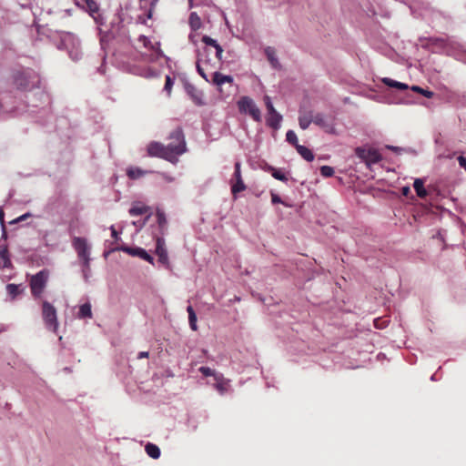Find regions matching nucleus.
<instances>
[{
  "label": "nucleus",
  "mask_w": 466,
  "mask_h": 466,
  "mask_svg": "<svg viewBox=\"0 0 466 466\" xmlns=\"http://www.w3.org/2000/svg\"><path fill=\"white\" fill-rule=\"evenodd\" d=\"M168 144L153 141L147 146V154L166 159L171 163L177 161V157L187 151L185 136L181 127H177L168 137Z\"/></svg>",
  "instance_id": "f257e3e1"
},
{
  "label": "nucleus",
  "mask_w": 466,
  "mask_h": 466,
  "mask_svg": "<svg viewBox=\"0 0 466 466\" xmlns=\"http://www.w3.org/2000/svg\"><path fill=\"white\" fill-rule=\"evenodd\" d=\"M11 79L12 85L16 90L21 92H28L35 88H39L41 85L39 74L29 67L13 70Z\"/></svg>",
  "instance_id": "f03ea898"
},
{
  "label": "nucleus",
  "mask_w": 466,
  "mask_h": 466,
  "mask_svg": "<svg viewBox=\"0 0 466 466\" xmlns=\"http://www.w3.org/2000/svg\"><path fill=\"white\" fill-rule=\"evenodd\" d=\"M49 272L46 269L40 270L31 276L29 286L32 296L35 299L41 298L48 281Z\"/></svg>",
  "instance_id": "7ed1b4c3"
},
{
  "label": "nucleus",
  "mask_w": 466,
  "mask_h": 466,
  "mask_svg": "<svg viewBox=\"0 0 466 466\" xmlns=\"http://www.w3.org/2000/svg\"><path fill=\"white\" fill-rule=\"evenodd\" d=\"M73 247L76 249L78 258L82 260L84 266V273L86 276V271L90 268V247L84 238L75 237L72 241Z\"/></svg>",
  "instance_id": "20e7f679"
},
{
  "label": "nucleus",
  "mask_w": 466,
  "mask_h": 466,
  "mask_svg": "<svg viewBox=\"0 0 466 466\" xmlns=\"http://www.w3.org/2000/svg\"><path fill=\"white\" fill-rule=\"evenodd\" d=\"M42 318L46 329L56 333L58 329L56 309L46 300L42 302Z\"/></svg>",
  "instance_id": "39448f33"
},
{
  "label": "nucleus",
  "mask_w": 466,
  "mask_h": 466,
  "mask_svg": "<svg viewBox=\"0 0 466 466\" xmlns=\"http://www.w3.org/2000/svg\"><path fill=\"white\" fill-rule=\"evenodd\" d=\"M238 106L240 113L249 115L257 122L261 120L260 110L249 96H242L238 102Z\"/></svg>",
  "instance_id": "423d86ee"
},
{
  "label": "nucleus",
  "mask_w": 466,
  "mask_h": 466,
  "mask_svg": "<svg viewBox=\"0 0 466 466\" xmlns=\"http://www.w3.org/2000/svg\"><path fill=\"white\" fill-rule=\"evenodd\" d=\"M355 154L359 158L364 161L367 166L379 163L382 159L380 153L371 147H357Z\"/></svg>",
  "instance_id": "0eeeda50"
},
{
  "label": "nucleus",
  "mask_w": 466,
  "mask_h": 466,
  "mask_svg": "<svg viewBox=\"0 0 466 466\" xmlns=\"http://www.w3.org/2000/svg\"><path fill=\"white\" fill-rule=\"evenodd\" d=\"M313 123L327 133H335V118L331 116H325L321 113H318L314 116Z\"/></svg>",
  "instance_id": "6e6552de"
},
{
  "label": "nucleus",
  "mask_w": 466,
  "mask_h": 466,
  "mask_svg": "<svg viewBox=\"0 0 466 466\" xmlns=\"http://www.w3.org/2000/svg\"><path fill=\"white\" fill-rule=\"evenodd\" d=\"M156 254L158 257V262L168 268L169 261L166 248V242L165 239L161 237H157L156 239Z\"/></svg>",
  "instance_id": "1a4fd4ad"
},
{
  "label": "nucleus",
  "mask_w": 466,
  "mask_h": 466,
  "mask_svg": "<svg viewBox=\"0 0 466 466\" xmlns=\"http://www.w3.org/2000/svg\"><path fill=\"white\" fill-rule=\"evenodd\" d=\"M233 176L234 178L236 179V182L232 183L231 185V192L234 198H236L238 193L244 191L246 189V185L244 184L241 177L239 162L235 163V172Z\"/></svg>",
  "instance_id": "9d476101"
},
{
  "label": "nucleus",
  "mask_w": 466,
  "mask_h": 466,
  "mask_svg": "<svg viewBox=\"0 0 466 466\" xmlns=\"http://www.w3.org/2000/svg\"><path fill=\"white\" fill-rule=\"evenodd\" d=\"M137 41L139 43L142 44V46L150 50L152 52L151 54V60H155V59H157L160 55H161V50H160V45L159 43H155L153 44L147 36L145 35H140L137 39Z\"/></svg>",
  "instance_id": "9b49d317"
},
{
  "label": "nucleus",
  "mask_w": 466,
  "mask_h": 466,
  "mask_svg": "<svg viewBox=\"0 0 466 466\" xmlns=\"http://www.w3.org/2000/svg\"><path fill=\"white\" fill-rule=\"evenodd\" d=\"M119 249L131 256L139 257L140 258L153 264L154 258L145 249L141 248H130L124 246L121 247Z\"/></svg>",
  "instance_id": "f8f14e48"
},
{
  "label": "nucleus",
  "mask_w": 466,
  "mask_h": 466,
  "mask_svg": "<svg viewBox=\"0 0 466 466\" xmlns=\"http://www.w3.org/2000/svg\"><path fill=\"white\" fill-rule=\"evenodd\" d=\"M314 114L312 110H307L301 107L299 112V124L302 129L309 127V124L313 122Z\"/></svg>",
  "instance_id": "ddd939ff"
},
{
  "label": "nucleus",
  "mask_w": 466,
  "mask_h": 466,
  "mask_svg": "<svg viewBox=\"0 0 466 466\" xmlns=\"http://www.w3.org/2000/svg\"><path fill=\"white\" fill-rule=\"evenodd\" d=\"M293 147H296L298 153L301 156L302 158H304L308 162H311L314 159V154L313 152L306 147L305 146L299 145L298 144V137L293 133Z\"/></svg>",
  "instance_id": "4468645a"
},
{
  "label": "nucleus",
  "mask_w": 466,
  "mask_h": 466,
  "mask_svg": "<svg viewBox=\"0 0 466 466\" xmlns=\"http://www.w3.org/2000/svg\"><path fill=\"white\" fill-rule=\"evenodd\" d=\"M75 3L76 5L86 9L91 16H94L99 11V6L95 0H75Z\"/></svg>",
  "instance_id": "2eb2a0df"
},
{
  "label": "nucleus",
  "mask_w": 466,
  "mask_h": 466,
  "mask_svg": "<svg viewBox=\"0 0 466 466\" xmlns=\"http://www.w3.org/2000/svg\"><path fill=\"white\" fill-rule=\"evenodd\" d=\"M148 173H150V171L143 170L137 167H129L127 168V176L133 180L138 179Z\"/></svg>",
  "instance_id": "dca6fc26"
},
{
  "label": "nucleus",
  "mask_w": 466,
  "mask_h": 466,
  "mask_svg": "<svg viewBox=\"0 0 466 466\" xmlns=\"http://www.w3.org/2000/svg\"><path fill=\"white\" fill-rule=\"evenodd\" d=\"M212 81H213L214 85H216L217 86L220 87L225 83L231 84L233 82V78L230 76H225V75H222L219 72H215L213 74Z\"/></svg>",
  "instance_id": "f3484780"
},
{
  "label": "nucleus",
  "mask_w": 466,
  "mask_h": 466,
  "mask_svg": "<svg viewBox=\"0 0 466 466\" xmlns=\"http://www.w3.org/2000/svg\"><path fill=\"white\" fill-rule=\"evenodd\" d=\"M265 55L268 58V62L272 66V67H274L276 69L280 67V65H279L277 56H276V50L273 47L268 46L265 49Z\"/></svg>",
  "instance_id": "a211bd4d"
},
{
  "label": "nucleus",
  "mask_w": 466,
  "mask_h": 466,
  "mask_svg": "<svg viewBox=\"0 0 466 466\" xmlns=\"http://www.w3.org/2000/svg\"><path fill=\"white\" fill-rule=\"evenodd\" d=\"M281 119V116L276 111L267 116V124L268 127L278 129L280 126Z\"/></svg>",
  "instance_id": "6ab92c4d"
},
{
  "label": "nucleus",
  "mask_w": 466,
  "mask_h": 466,
  "mask_svg": "<svg viewBox=\"0 0 466 466\" xmlns=\"http://www.w3.org/2000/svg\"><path fill=\"white\" fill-rule=\"evenodd\" d=\"M149 211V207L142 204V203H135L129 209V214L131 216H140L147 213Z\"/></svg>",
  "instance_id": "aec40b11"
},
{
  "label": "nucleus",
  "mask_w": 466,
  "mask_h": 466,
  "mask_svg": "<svg viewBox=\"0 0 466 466\" xmlns=\"http://www.w3.org/2000/svg\"><path fill=\"white\" fill-rule=\"evenodd\" d=\"M188 24L192 31H197L201 27L202 21L196 12H192L189 15Z\"/></svg>",
  "instance_id": "412c9836"
},
{
  "label": "nucleus",
  "mask_w": 466,
  "mask_h": 466,
  "mask_svg": "<svg viewBox=\"0 0 466 466\" xmlns=\"http://www.w3.org/2000/svg\"><path fill=\"white\" fill-rule=\"evenodd\" d=\"M413 187L418 197L424 198L428 192L424 187V181L421 178H416L413 183Z\"/></svg>",
  "instance_id": "4be33fe9"
},
{
  "label": "nucleus",
  "mask_w": 466,
  "mask_h": 466,
  "mask_svg": "<svg viewBox=\"0 0 466 466\" xmlns=\"http://www.w3.org/2000/svg\"><path fill=\"white\" fill-rule=\"evenodd\" d=\"M382 82L387 86H390V87L397 88V89H400V90H406V89H408V86L406 84L401 83V82H398V81L393 80V79L389 78V77L382 78Z\"/></svg>",
  "instance_id": "5701e85b"
},
{
  "label": "nucleus",
  "mask_w": 466,
  "mask_h": 466,
  "mask_svg": "<svg viewBox=\"0 0 466 466\" xmlns=\"http://www.w3.org/2000/svg\"><path fill=\"white\" fill-rule=\"evenodd\" d=\"M79 319H91L92 318V310H91V304L90 303H85L80 306L79 311L77 314Z\"/></svg>",
  "instance_id": "b1692460"
},
{
  "label": "nucleus",
  "mask_w": 466,
  "mask_h": 466,
  "mask_svg": "<svg viewBox=\"0 0 466 466\" xmlns=\"http://www.w3.org/2000/svg\"><path fill=\"white\" fill-rule=\"evenodd\" d=\"M145 451L147 454L153 459H158L160 457V449L156 444L147 443L145 447Z\"/></svg>",
  "instance_id": "393cba45"
},
{
  "label": "nucleus",
  "mask_w": 466,
  "mask_h": 466,
  "mask_svg": "<svg viewBox=\"0 0 466 466\" xmlns=\"http://www.w3.org/2000/svg\"><path fill=\"white\" fill-rule=\"evenodd\" d=\"M0 258L3 260V267H11V260L9 258L8 248L6 245H0Z\"/></svg>",
  "instance_id": "a878e982"
},
{
  "label": "nucleus",
  "mask_w": 466,
  "mask_h": 466,
  "mask_svg": "<svg viewBox=\"0 0 466 466\" xmlns=\"http://www.w3.org/2000/svg\"><path fill=\"white\" fill-rule=\"evenodd\" d=\"M199 372L202 373L205 377L213 376L215 380H222V374L216 372L214 370L208 368V367H200Z\"/></svg>",
  "instance_id": "bb28decb"
},
{
  "label": "nucleus",
  "mask_w": 466,
  "mask_h": 466,
  "mask_svg": "<svg viewBox=\"0 0 466 466\" xmlns=\"http://www.w3.org/2000/svg\"><path fill=\"white\" fill-rule=\"evenodd\" d=\"M187 311L188 313V322H189V326L190 328L193 329V330H197L198 329V326H197V315L192 308V306H188L187 308Z\"/></svg>",
  "instance_id": "cd10ccee"
},
{
  "label": "nucleus",
  "mask_w": 466,
  "mask_h": 466,
  "mask_svg": "<svg viewBox=\"0 0 466 466\" xmlns=\"http://www.w3.org/2000/svg\"><path fill=\"white\" fill-rule=\"evenodd\" d=\"M6 291L12 297V299H15L22 292V289H20L19 285L12 283L6 286Z\"/></svg>",
  "instance_id": "c85d7f7f"
},
{
  "label": "nucleus",
  "mask_w": 466,
  "mask_h": 466,
  "mask_svg": "<svg viewBox=\"0 0 466 466\" xmlns=\"http://www.w3.org/2000/svg\"><path fill=\"white\" fill-rule=\"evenodd\" d=\"M156 217L160 229H165L167 226V218L164 211L157 209L156 212Z\"/></svg>",
  "instance_id": "c756f323"
},
{
  "label": "nucleus",
  "mask_w": 466,
  "mask_h": 466,
  "mask_svg": "<svg viewBox=\"0 0 466 466\" xmlns=\"http://www.w3.org/2000/svg\"><path fill=\"white\" fill-rule=\"evenodd\" d=\"M270 170H271L272 177H275L276 179L280 180V181H287L288 180L287 176L285 175V173L281 169H277V168H274V167H270Z\"/></svg>",
  "instance_id": "7c9ffc66"
},
{
  "label": "nucleus",
  "mask_w": 466,
  "mask_h": 466,
  "mask_svg": "<svg viewBox=\"0 0 466 466\" xmlns=\"http://www.w3.org/2000/svg\"><path fill=\"white\" fill-rule=\"evenodd\" d=\"M320 174L325 177H330L334 175V169L329 166H322L320 167Z\"/></svg>",
  "instance_id": "2f4dec72"
},
{
  "label": "nucleus",
  "mask_w": 466,
  "mask_h": 466,
  "mask_svg": "<svg viewBox=\"0 0 466 466\" xmlns=\"http://www.w3.org/2000/svg\"><path fill=\"white\" fill-rule=\"evenodd\" d=\"M215 387L221 394H223L227 390V381L225 380L223 376L222 380H216Z\"/></svg>",
  "instance_id": "473e14b6"
},
{
  "label": "nucleus",
  "mask_w": 466,
  "mask_h": 466,
  "mask_svg": "<svg viewBox=\"0 0 466 466\" xmlns=\"http://www.w3.org/2000/svg\"><path fill=\"white\" fill-rule=\"evenodd\" d=\"M201 40L205 45L213 46L215 49L217 46H220L215 39L208 35H204Z\"/></svg>",
  "instance_id": "72a5a7b5"
},
{
  "label": "nucleus",
  "mask_w": 466,
  "mask_h": 466,
  "mask_svg": "<svg viewBox=\"0 0 466 466\" xmlns=\"http://www.w3.org/2000/svg\"><path fill=\"white\" fill-rule=\"evenodd\" d=\"M191 97L196 105H198V106L204 105V101H203L201 93L195 91L194 93L191 94Z\"/></svg>",
  "instance_id": "f704fd0d"
},
{
  "label": "nucleus",
  "mask_w": 466,
  "mask_h": 466,
  "mask_svg": "<svg viewBox=\"0 0 466 466\" xmlns=\"http://www.w3.org/2000/svg\"><path fill=\"white\" fill-rule=\"evenodd\" d=\"M412 90L420 93V94H422L424 96L428 97V98H431L433 96V93L430 90H425L420 86H412Z\"/></svg>",
  "instance_id": "c9c22d12"
},
{
  "label": "nucleus",
  "mask_w": 466,
  "mask_h": 466,
  "mask_svg": "<svg viewBox=\"0 0 466 466\" xmlns=\"http://www.w3.org/2000/svg\"><path fill=\"white\" fill-rule=\"evenodd\" d=\"M264 101H265L266 108L268 110V115L270 114V113L276 112V110H275V108L273 106V104L271 102V99H270V97L268 96H265Z\"/></svg>",
  "instance_id": "e433bc0d"
},
{
  "label": "nucleus",
  "mask_w": 466,
  "mask_h": 466,
  "mask_svg": "<svg viewBox=\"0 0 466 466\" xmlns=\"http://www.w3.org/2000/svg\"><path fill=\"white\" fill-rule=\"evenodd\" d=\"M201 63H202V59L201 58H198V61H197V70L198 72V74L205 79V80H208V76L207 75L205 74L204 72V69L201 66Z\"/></svg>",
  "instance_id": "4c0bfd02"
},
{
  "label": "nucleus",
  "mask_w": 466,
  "mask_h": 466,
  "mask_svg": "<svg viewBox=\"0 0 466 466\" xmlns=\"http://www.w3.org/2000/svg\"><path fill=\"white\" fill-rule=\"evenodd\" d=\"M172 86H173V80H172V78H171L169 76H166V81H165V86H164V89H165L168 94H170L171 89H172Z\"/></svg>",
  "instance_id": "58836bf2"
},
{
  "label": "nucleus",
  "mask_w": 466,
  "mask_h": 466,
  "mask_svg": "<svg viewBox=\"0 0 466 466\" xmlns=\"http://www.w3.org/2000/svg\"><path fill=\"white\" fill-rule=\"evenodd\" d=\"M159 0H152L150 2V6H149V9L147 10V17L148 19L152 18V15H153V11L157 4Z\"/></svg>",
  "instance_id": "ea45409f"
},
{
  "label": "nucleus",
  "mask_w": 466,
  "mask_h": 466,
  "mask_svg": "<svg viewBox=\"0 0 466 466\" xmlns=\"http://www.w3.org/2000/svg\"><path fill=\"white\" fill-rule=\"evenodd\" d=\"M271 201H272L273 204L282 203L285 206L289 207V205L286 204L285 202H283L280 199V198L277 194H275V193H271Z\"/></svg>",
  "instance_id": "a19ab883"
},
{
  "label": "nucleus",
  "mask_w": 466,
  "mask_h": 466,
  "mask_svg": "<svg viewBox=\"0 0 466 466\" xmlns=\"http://www.w3.org/2000/svg\"><path fill=\"white\" fill-rule=\"evenodd\" d=\"M222 54H223V48L221 46H217L216 48V57L221 61L222 59Z\"/></svg>",
  "instance_id": "79ce46f5"
},
{
  "label": "nucleus",
  "mask_w": 466,
  "mask_h": 466,
  "mask_svg": "<svg viewBox=\"0 0 466 466\" xmlns=\"http://www.w3.org/2000/svg\"><path fill=\"white\" fill-rule=\"evenodd\" d=\"M458 162H459L460 167L466 170V158L462 156H460L458 157Z\"/></svg>",
  "instance_id": "37998d69"
},
{
  "label": "nucleus",
  "mask_w": 466,
  "mask_h": 466,
  "mask_svg": "<svg viewBox=\"0 0 466 466\" xmlns=\"http://www.w3.org/2000/svg\"><path fill=\"white\" fill-rule=\"evenodd\" d=\"M401 193L403 196H408L410 193V188L409 187H403L401 188Z\"/></svg>",
  "instance_id": "c03bdc74"
},
{
  "label": "nucleus",
  "mask_w": 466,
  "mask_h": 466,
  "mask_svg": "<svg viewBox=\"0 0 466 466\" xmlns=\"http://www.w3.org/2000/svg\"><path fill=\"white\" fill-rule=\"evenodd\" d=\"M291 138H292V136H291V129H290V130H288L286 133V140L291 144Z\"/></svg>",
  "instance_id": "a18cd8bd"
},
{
  "label": "nucleus",
  "mask_w": 466,
  "mask_h": 466,
  "mask_svg": "<svg viewBox=\"0 0 466 466\" xmlns=\"http://www.w3.org/2000/svg\"><path fill=\"white\" fill-rule=\"evenodd\" d=\"M4 217H5V214H4V211L3 210H0V222L3 226V228H5V220H4Z\"/></svg>",
  "instance_id": "49530a36"
},
{
  "label": "nucleus",
  "mask_w": 466,
  "mask_h": 466,
  "mask_svg": "<svg viewBox=\"0 0 466 466\" xmlns=\"http://www.w3.org/2000/svg\"><path fill=\"white\" fill-rule=\"evenodd\" d=\"M147 357H148V352L147 351H141L138 354V359L147 358Z\"/></svg>",
  "instance_id": "de8ad7c7"
},
{
  "label": "nucleus",
  "mask_w": 466,
  "mask_h": 466,
  "mask_svg": "<svg viewBox=\"0 0 466 466\" xmlns=\"http://www.w3.org/2000/svg\"><path fill=\"white\" fill-rule=\"evenodd\" d=\"M31 215L29 213H26L25 215H22L21 217L18 218V221H23L25 220L26 218L30 217Z\"/></svg>",
  "instance_id": "09e8293b"
},
{
  "label": "nucleus",
  "mask_w": 466,
  "mask_h": 466,
  "mask_svg": "<svg viewBox=\"0 0 466 466\" xmlns=\"http://www.w3.org/2000/svg\"><path fill=\"white\" fill-rule=\"evenodd\" d=\"M111 230H112V237L115 238H117V232H116V230L113 227L111 228Z\"/></svg>",
  "instance_id": "8fccbe9b"
},
{
  "label": "nucleus",
  "mask_w": 466,
  "mask_h": 466,
  "mask_svg": "<svg viewBox=\"0 0 466 466\" xmlns=\"http://www.w3.org/2000/svg\"><path fill=\"white\" fill-rule=\"evenodd\" d=\"M148 0H139L140 3H147Z\"/></svg>",
  "instance_id": "3c124183"
}]
</instances>
